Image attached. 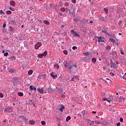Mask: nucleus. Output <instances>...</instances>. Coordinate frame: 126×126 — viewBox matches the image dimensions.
Segmentation results:
<instances>
[{"label":"nucleus","mask_w":126,"mask_h":126,"mask_svg":"<svg viewBox=\"0 0 126 126\" xmlns=\"http://www.w3.org/2000/svg\"><path fill=\"white\" fill-rule=\"evenodd\" d=\"M71 62H67V61H65L64 63V65L65 67H68L69 70H70L71 73H73V71L74 69H71L72 68H73V66L75 67V68H77V66L76 64L74 65H71Z\"/></svg>","instance_id":"f257e3e1"},{"label":"nucleus","mask_w":126,"mask_h":126,"mask_svg":"<svg viewBox=\"0 0 126 126\" xmlns=\"http://www.w3.org/2000/svg\"><path fill=\"white\" fill-rule=\"evenodd\" d=\"M111 63V67L113 68H115V69H117V68H118V65H117V64H116V63L113 62V61H112V60H110Z\"/></svg>","instance_id":"f03ea898"},{"label":"nucleus","mask_w":126,"mask_h":126,"mask_svg":"<svg viewBox=\"0 0 126 126\" xmlns=\"http://www.w3.org/2000/svg\"><path fill=\"white\" fill-rule=\"evenodd\" d=\"M68 11H69L68 14H72V15H74V8L73 7H71L70 9L68 10Z\"/></svg>","instance_id":"7ed1b4c3"},{"label":"nucleus","mask_w":126,"mask_h":126,"mask_svg":"<svg viewBox=\"0 0 126 126\" xmlns=\"http://www.w3.org/2000/svg\"><path fill=\"white\" fill-rule=\"evenodd\" d=\"M41 46L42 43L39 42L35 44V45L34 46V48L36 50H38V49H39V48H40V47H41Z\"/></svg>","instance_id":"20e7f679"},{"label":"nucleus","mask_w":126,"mask_h":126,"mask_svg":"<svg viewBox=\"0 0 126 126\" xmlns=\"http://www.w3.org/2000/svg\"><path fill=\"white\" fill-rule=\"evenodd\" d=\"M98 42H104L106 41L105 38L103 36L98 37Z\"/></svg>","instance_id":"39448f33"},{"label":"nucleus","mask_w":126,"mask_h":126,"mask_svg":"<svg viewBox=\"0 0 126 126\" xmlns=\"http://www.w3.org/2000/svg\"><path fill=\"white\" fill-rule=\"evenodd\" d=\"M108 31V28H103L101 31L102 33H104V34H106V35H109V33L107 32Z\"/></svg>","instance_id":"423d86ee"},{"label":"nucleus","mask_w":126,"mask_h":126,"mask_svg":"<svg viewBox=\"0 0 126 126\" xmlns=\"http://www.w3.org/2000/svg\"><path fill=\"white\" fill-rule=\"evenodd\" d=\"M77 80H78V77L76 76H73V77H72L71 80H70V82L73 81V82H75V81H76Z\"/></svg>","instance_id":"0eeeda50"},{"label":"nucleus","mask_w":126,"mask_h":126,"mask_svg":"<svg viewBox=\"0 0 126 126\" xmlns=\"http://www.w3.org/2000/svg\"><path fill=\"white\" fill-rule=\"evenodd\" d=\"M37 90L39 92V93H40V94H44V93H45L44 92V90H43V88H41V89H40V88H38L37 89Z\"/></svg>","instance_id":"6e6552de"},{"label":"nucleus","mask_w":126,"mask_h":126,"mask_svg":"<svg viewBox=\"0 0 126 126\" xmlns=\"http://www.w3.org/2000/svg\"><path fill=\"white\" fill-rule=\"evenodd\" d=\"M50 75L53 77V78H54V79H56V77H58L57 74H55L53 72L50 74Z\"/></svg>","instance_id":"1a4fd4ad"},{"label":"nucleus","mask_w":126,"mask_h":126,"mask_svg":"<svg viewBox=\"0 0 126 126\" xmlns=\"http://www.w3.org/2000/svg\"><path fill=\"white\" fill-rule=\"evenodd\" d=\"M114 97L115 96H109L108 97V99L110 100V101H115V102L117 101V99H114Z\"/></svg>","instance_id":"9d476101"},{"label":"nucleus","mask_w":126,"mask_h":126,"mask_svg":"<svg viewBox=\"0 0 126 126\" xmlns=\"http://www.w3.org/2000/svg\"><path fill=\"white\" fill-rule=\"evenodd\" d=\"M11 110V107H7L4 109V112H9Z\"/></svg>","instance_id":"9b49d317"},{"label":"nucleus","mask_w":126,"mask_h":126,"mask_svg":"<svg viewBox=\"0 0 126 126\" xmlns=\"http://www.w3.org/2000/svg\"><path fill=\"white\" fill-rule=\"evenodd\" d=\"M125 98H124L122 96H121L120 97V99H119L120 102H125Z\"/></svg>","instance_id":"f8f14e48"},{"label":"nucleus","mask_w":126,"mask_h":126,"mask_svg":"<svg viewBox=\"0 0 126 126\" xmlns=\"http://www.w3.org/2000/svg\"><path fill=\"white\" fill-rule=\"evenodd\" d=\"M10 5H12V6H14L15 5V2H14V1H11L10 2Z\"/></svg>","instance_id":"ddd939ff"},{"label":"nucleus","mask_w":126,"mask_h":126,"mask_svg":"<svg viewBox=\"0 0 126 126\" xmlns=\"http://www.w3.org/2000/svg\"><path fill=\"white\" fill-rule=\"evenodd\" d=\"M106 49L107 52H110V50H111V46L108 45L107 46H106Z\"/></svg>","instance_id":"4468645a"},{"label":"nucleus","mask_w":126,"mask_h":126,"mask_svg":"<svg viewBox=\"0 0 126 126\" xmlns=\"http://www.w3.org/2000/svg\"><path fill=\"white\" fill-rule=\"evenodd\" d=\"M103 10H104V12H105L106 14H108V8H107V7L104 8Z\"/></svg>","instance_id":"2eb2a0df"},{"label":"nucleus","mask_w":126,"mask_h":126,"mask_svg":"<svg viewBox=\"0 0 126 126\" xmlns=\"http://www.w3.org/2000/svg\"><path fill=\"white\" fill-rule=\"evenodd\" d=\"M64 106L63 105L62 106L61 108H60L59 109V110L61 111V112H63V111L64 109Z\"/></svg>","instance_id":"dca6fc26"},{"label":"nucleus","mask_w":126,"mask_h":126,"mask_svg":"<svg viewBox=\"0 0 126 126\" xmlns=\"http://www.w3.org/2000/svg\"><path fill=\"white\" fill-rule=\"evenodd\" d=\"M39 76H40V77H41V78H45L46 77V74H40L39 75Z\"/></svg>","instance_id":"f3484780"},{"label":"nucleus","mask_w":126,"mask_h":126,"mask_svg":"<svg viewBox=\"0 0 126 126\" xmlns=\"http://www.w3.org/2000/svg\"><path fill=\"white\" fill-rule=\"evenodd\" d=\"M29 123L31 125H35V121H33V120H30L29 121Z\"/></svg>","instance_id":"a211bd4d"},{"label":"nucleus","mask_w":126,"mask_h":126,"mask_svg":"<svg viewBox=\"0 0 126 126\" xmlns=\"http://www.w3.org/2000/svg\"><path fill=\"white\" fill-rule=\"evenodd\" d=\"M30 90H33V89H34V90L35 91H36V88H35V87H33H33H32V86H30Z\"/></svg>","instance_id":"6ab92c4d"},{"label":"nucleus","mask_w":126,"mask_h":126,"mask_svg":"<svg viewBox=\"0 0 126 126\" xmlns=\"http://www.w3.org/2000/svg\"><path fill=\"white\" fill-rule=\"evenodd\" d=\"M109 41H110V42H112L114 44H115V43H116V41L115 40V39H114L113 38H109Z\"/></svg>","instance_id":"aec40b11"},{"label":"nucleus","mask_w":126,"mask_h":126,"mask_svg":"<svg viewBox=\"0 0 126 126\" xmlns=\"http://www.w3.org/2000/svg\"><path fill=\"white\" fill-rule=\"evenodd\" d=\"M32 73H33V70H30L28 72V74H29V75H31L32 74Z\"/></svg>","instance_id":"412c9836"},{"label":"nucleus","mask_w":126,"mask_h":126,"mask_svg":"<svg viewBox=\"0 0 126 126\" xmlns=\"http://www.w3.org/2000/svg\"><path fill=\"white\" fill-rule=\"evenodd\" d=\"M84 56H90V53L89 52H85L83 54Z\"/></svg>","instance_id":"4be33fe9"},{"label":"nucleus","mask_w":126,"mask_h":126,"mask_svg":"<svg viewBox=\"0 0 126 126\" xmlns=\"http://www.w3.org/2000/svg\"><path fill=\"white\" fill-rule=\"evenodd\" d=\"M18 95L19 96H20V97H22V96H23V93H22L21 92H18Z\"/></svg>","instance_id":"5701e85b"},{"label":"nucleus","mask_w":126,"mask_h":126,"mask_svg":"<svg viewBox=\"0 0 126 126\" xmlns=\"http://www.w3.org/2000/svg\"><path fill=\"white\" fill-rule=\"evenodd\" d=\"M9 72H11L12 73V72H14L15 71V69H10L8 70Z\"/></svg>","instance_id":"b1692460"},{"label":"nucleus","mask_w":126,"mask_h":126,"mask_svg":"<svg viewBox=\"0 0 126 126\" xmlns=\"http://www.w3.org/2000/svg\"><path fill=\"white\" fill-rule=\"evenodd\" d=\"M44 23L46 24V25H50V23L48 21H44Z\"/></svg>","instance_id":"393cba45"},{"label":"nucleus","mask_w":126,"mask_h":126,"mask_svg":"<svg viewBox=\"0 0 126 126\" xmlns=\"http://www.w3.org/2000/svg\"><path fill=\"white\" fill-rule=\"evenodd\" d=\"M47 54H48V52H47V51H45V52L42 54L43 57H46V56H47Z\"/></svg>","instance_id":"a878e982"},{"label":"nucleus","mask_w":126,"mask_h":126,"mask_svg":"<svg viewBox=\"0 0 126 126\" xmlns=\"http://www.w3.org/2000/svg\"><path fill=\"white\" fill-rule=\"evenodd\" d=\"M43 57H44V56L42 54L38 55V57L40 59H42V58H43Z\"/></svg>","instance_id":"bb28decb"},{"label":"nucleus","mask_w":126,"mask_h":126,"mask_svg":"<svg viewBox=\"0 0 126 126\" xmlns=\"http://www.w3.org/2000/svg\"><path fill=\"white\" fill-rule=\"evenodd\" d=\"M73 35H74V36H77V37H80L79 34H77L76 33V32H74V34H73Z\"/></svg>","instance_id":"cd10ccee"},{"label":"nucleus","mask_w":126,"mask_h":126,"mask_svg":"<svg viewBox=\"0 0 126 126\" xmlns=\"http://www.w3.org/2000/svg\"><path fill=\"white\" fill-rule=\"evenodd\" d=\"M55 68L59 69L60 68V66L58 64H54Z\"/></svg>","instance_id":"c85d7f7f"},{"label":"nucleus","mask_w":126,"mask_h":126,"mask_svg":"<svg viewBox=\"0 0 126 126\" xmlns=\"http://www.w3.org/2000/svg\"><path fill=\"white\" fill-rule=\"evenodd\" d=\"M95 123L97 124L98 125H100V124H102V123L98 120L95 121Z\"/></svg>","instance_id":"c756f323"},{"label":"nucleus","mask_w":126,"mask_h":126,"mask_svg":"<svg viewBox=\"0 0 126 126\" xmlns=\"http://www.w3.org/2000/svg\"><path fill=\"white\" fill-rule=\"evenodd\" d=\"M20 119H22V120H24V119L25 118V116H23V115H21L20 116Z\"/></svg>","instance_id":"7c9ffc66"},{"label":"nucleus","mask_w":126,"mask_h":126,"mask_svg":"<svg viewBox=\"0 0 126 126\" xmlns=\"http://www.w3.org/2000/svg\"><path fill=\"white\" fill-rule=\"evenodd\" d=\"M24 121V123H28V119L26 117H25Z\"/></svg>","instance_id":"2f4dec72"},{"label":"nucleus","mask_w":126,"mask_h":126,"mask_svg":"<svg viewBox=\"0 0 126 126\" xmlns=\"http://www.w3.org/2000/svg\"><path fill=\"white\" fill-rule=\"evenodd\" d=\"M11 24H13V25H16V23H15V21H11Z\"/></svg>","instance_id":"473e14b6"},{"label":"nucleus","mask_w":126,"mask_h":126,"mask_svg":"<svg viewBox=\"0 0 126 126\" xmlns=\"http://www.w3.org/2000/svg\"><path fill=\"white\" fill-rule=\"evenodd\" d=\"M92 62L94 63H96V58H93L92 59Z\"/></svg>","instance_id":"72a5a7b5"},{"label":"nucleus","mask_w":126,"mask_h":126,"mask_svg":"<svg viewBox=\"0 0 126 126\" xmlns=\"http://www.w3.org/2000/svg\"><path fill=\"white\" fill-rule=\"evenodd\" d=\"M6 14H11V11L8 10L6 12Z\"/></svg>","instance_id":"f704fd0d"},{"label":"nucleus","mask_w":126,"mask_h":126,"mask_svg":"<svg viewBox=\"0 0 126 126\" xmlns=\"http://www.w3.org/2000/svg\"><path fill=\"white\" fill-rule=\"evenodd\" d=\"M9 30L11 31H14V29L12 27H9Z\"/></svg>","instance_id":"c9c22d12"},{"label":"nucleus","mask_w":126,"mask_h":126,"mask_svg":"<svg viewBox=\"0 0 126 126\" xmlns=\"http://www.w3.org/2000/svg\"><path fill=\"white\" fill-rule=\"evenodd\" d=\"M69 120H70V116H68L66 119V122H68V121H69Z\"/></svg>","instance_id":"e433bc0d"},{"label":"nucleus","mask_w":126,"mask_h":126,"mask_svg":"<svg viewBox=\"0 0 126 126\" xmlns=\"http://www.w3.org/2000/svg\"><path fill=\"white\" fill-rule=\"evenodd\" d=\"M99 20H100V21H104V18L103 17H101L100 18H99Z\"/></svg>","instance_id":"4c0bfd02"},{"label":"nucleus","mask_w":126,"mask_h":126,"mask_svg":"<svg viewBox=\"0 0 126 126\" xmlns=\"http://www.w3.org/2000/svg\"><path fill=\"white\" fill-rule=\"evenodd\" d=\"M61 11H63V12H64V11H65V8H61Z\"/></svg>","instance_id":"58836bf2"},{"label":"nucleus","mask_w":126,"mask_h":126,"mask_svg":"<svg viewBox=\"0 0 126 126\" xmlns=\"http://www.w3.org/2000/svg\"><path fill=\"white\" fill-rule=\"evenodd\" d=\"M9 9H10V10H11L12 11H14L15 10V9L14 8H12V7H10L9 8Z\"/></svg>","instance_id":"ea45409f"},{"label":"nucleus","mask_w":126,"mask_h":126,"mask_svg":"<svg viewBox=\"0 0 126 126\" xmlns=\"http://www.w3.org/2000/svg\"><path fill=\"white\" fill-rule=\"evenodd\" d=\"M41 125L45 126V125H46V122L45 121H41Z\"/></svg>","instance_id":"a19ab883"},{"label":"nucleus","mask_w":126,"mask_h":126,"mask_svg":"<svg viewBox=\"0 0 126 126\" xmlns=\"http://www.w3.org/2000/svg\"><path fill=\"white\" fill-rule=\"evenodd\" d=\"M63 53L64 55H67V51L66 50H64Z\"/></svg>","instance_id":"79ce46f5"},{"label":"nucleus","mask_w":126,"mask_h":126,"mask_svg":"<svg viewBox=\"0 0 126 126\" xmlns=\"http://www.w3.org/2000/svg\"><path fill=\"white\" fill-rule=\"evenodd\" d=\"M0 14H3V15L5 14L4 12H3V11H2V10H0Z\"/></svg>","instance_id":"37998d69"},{"label":"nucleus","mask_w":126,"mask_h":126,"mask_svg":"<svg viewBox=\"0 0 126 126\" xmlns=\"http://www.w3.org/2000/svg\"><path fill=\"white\" fill-rule=\"evenodd\" d=\"M11 58L12 60H13L14 61H15L16 58H15V56H12L11 57Z\"/></svg>","instance_id":"c03bdc74"},{"label":"nucleus","mask_w":126,"mask_h":126,"mask_svg":"<svg viewBox=\"0 0 126 126\" xmlns=\"http://www.w3.org/2000/svg\"><path fill=\"white\" fill-rule=\"evenodd\" d=\"M4 57H7V56H8V53L7 52H5L4 53Z\"/></svg>","instance_id":"a18cd8bd"},{"label":"nucleus","mask_w":126,"mask_h":126,"mask_svg":"<svg viewBox=\"0 0 126 126\" xmlns=\"http://www.w3.org/2000/svg\"><path fill=\"white\" fill-rule=\"evenodd\" d=\"M86 22H88V23H90L91 24H92V23H93V21H90V22H88V20H87L86 21Z\"/></svg>","instance_id":"49530a36"},{"label":"nucleus","mask_w":126,"mask_h":126,"mask_svg":"<svg viewBox=\"0 0 126 126\" xmlns=\"http://www.w3.org/2000/svg\"><path fill=\"white\" fill-rule=\"evenodd\" d=\"M83 116H85V110H84L82 112Z\"/></svg>","instance_id":"de8ad7c7"},{"label":"nucleus","mask_w":126,"mask_h":126,"mask_svg":"<svg viewBox=\"0 0 126 126\" xmlns=\"http://www.w3.org/2000/svg\"><path fill=\"white\" fill-rule=\"evenodd\" d=\"M116 45L117 46H120L121 45V42H116Z\"/></svg>","instance_id":"09e8293b"},{"label":"nucleus","mask_w":126,"mask_h":126,"mask_svg":"<svg viewBox=\"0 0 126 126\" xmlns=\"http://www.w3.org/2000/svg\"><path fill=\"white\" fill-rule=\"evenodd\" d=\"M6 27V25L5 24V23H4L3 24V28H5Z\"/></svg>","instance_id":"8fccbe9b"},{"label":"nucleus","mask_w":126,"mask_h":126,"mask_svg":"<svg viewBox=\"0 0 126 126\" xmlns=\"http://www.w3.org/2000/svg\"><path fill=\"white\" fill-rule=\"evenodd\" d=\"M102 101H108V99H107L106 98H102Z\"/></svg>","instance_id":"3c124183"},{"label":"nucleus","mask_w":126,"mask_h":126,"mask_svg":"<svg viewBox=\"0 0 126 126\" xmlns=\"http://www.w3.org/2000/svg\"><path fill=\"white\" fill-rule=\"evenodd\" d=\"M0 98H3V95L1 93H0Z\"/></svg>","instance_id":"603ef678"},{"label":"nucleus","mask_w":126,"mask_h":126,"mask_svg":"<svg viewBox=\"0 0 126 126\" xmlns=\"http://www.w3.org/2000/svg\"><path fill=\"white\" fill-rule=\"evenodd\" d=\"M120 122L121 123H123L124 122V119L122 117L120 118Z\"/></svg>","instance_id":"864d4df0"},{"label":"nucleus","mask_w":126,"mask_h":126,"mask_svg":"<svg viewBox=\"0 0 126 126\" xmlns=\"http://www.w3.org/2000/svg\"><path fill=\"white\" fill-rule=\"evenodd\" d=\"M110 75H112V76H114L115 74H114L113 72H110Z\"/></svg>","instance_id":"5fc2aeb1"},{"label":"nucleus","mask_w":126,"mask_h":126,"mask_svg":"<svg viewBox=\"0 0 126 126\" xmlns=\"http://www.w3.org/2000/svg\"><path fill=\"white\" fill-rule=\"evenodd\" d=\"M76 49H77V47L76 46H73L72 49L73 50H75Z\"/></svg>","instance_id":"6e6d98bb"},{"label":"nucleus","mask_w":126,"mask_h":126,"mask_svg":"<svg viewBox=\"0 0 126 126\" xmlns=\"http://www.w3.org/2000/svg\"><path fill=\"white\" fill-rule=\"evenodd\" d=\"M41 77H40L39 76H38V77H37V80H38V81H39V80L41 79Z\"/></svg>","instance_id":"4d7b16f0"},{"label":"nucleus","mask_w":126,"mask_h":126,"mask_svg":"<svg viewBox=\"0 0 126 126\" xmlns=\"http://www.w3.org/2000/svg\"><path fill=\"white\" fill-rule=\"evenodd\" d=\"M71 69H74L73 72H74L75 70H76V68H75V66H73V67Z\"/></svg>","instance_id":"13d9d810"},{"label":"nucleus","mask_w":126,"mask_h":126,"mask_svg":"<svg viewBox=\"0 0 126 126\" xmlns=\"http://www.w3.org/2000/svg\"><path fill=\"white\" fill-rule=\"evenodd\" d=\"M120 52H121V53L122 55H124L125 53H124V52H123V50H121Z\"/></svg>","instance_id":"bf43d9fd"},{"label":"nucleus","mask_w":126,"mask_h":126,"mask_svg":"<svg viewBox=\"0 0 126 126\" xmlns=\"http://www.w3.org/2000/svg\"><path fill=\"white\" fill-rule=\"evenodd\" d=\"M72 0V2H73V3H75L76 2V0Z\"/></svg>","instance_id":"052dcab7"},{"label":"nucleus","mask_w":126,"mask_h":126,"mask_svg":"<svg viewBox=\"0 0 126 126\" xmlns=\"http://www.w3.org/2000/svg\"><path fill=\"white\" fill-rule=\"evenodd\" d=\"M64 5H65V6H68V3H67V2L65 3Z\"/></svg>","instance_id":"680f3d73"},{"label":"nucleus","mask_w":126,"mask_h":126,"mask_svg":"<svg viewBox=\"0 0 126 126\" xmlns=\"http://www.w3.org/2000/svg\"><path fill=\"white\" fill-rule=\"evenodd\" d=\"M62 35H63L64 36H66L67 33L65 32H64V33H62Z\"/></svg>","instance_id":"e2e57ef3"},{"label":"nucleus","mask_w":126,"mask_h":126,"mask_svg":"<svg viewBox=\"0 0 126 126\" xmlns=\"http://www.w3.org/2000/svg\"><path fill=\"white\" fill-rule=\"evenodd\" d=\"M94 125V121H92V123L90 124V126H93Z\"/></svg>","instance_id":"0e129e2a"},{"label":"nucleus","mask_w":126,"mask_h":126,"mask_svg":"<svg viewBox=\"0 0 126 126\" xmlns=\"http://www.w3.org/2000/svg\"><path fill=\"white\" fill-rule=\"evenodd\" d=\"M117 126H121V123L119 122V123H117Z\"/></svg>","instance_id":"69168bd1"},{"label":"nucleus","mask_w":126,"mask_h":126,"mask_svg":"<svg viewBox=\"0 0 126 126\" xmlns=\"http://www.w3.org/2000/svg\"><path fill=\"white\" fill-rule=\"evenodd\" d=\"M75 32H74V30H71V33H72V34H74V33Z\"/></svg>","instance_id":"338daca9"},{"label":"nucleus","mask_w":126,"mask_h":126,"mask_svg":"<svg viewBox=\"0 0 126 126\" xmlns=\"http://www.w3.org/2000/svg\"><path fill=\"white\" fill-rule=\"evenodd\" d=\"M123 78L124 79H126V75H124V76H123Z\"/></svg>","instance_id":"774afa93"}]
</instances>
